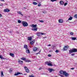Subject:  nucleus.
<instances>
[{
  "label": "nucleus",
  "instance_id": "ea45409f",
  "mask_svg": "<svg viewBox=\"0 0 77 77\" xmlns=\"http://www.w3.org/2000/svg\"><path fill=\"white\" fill-rule=\"evenodd\" d=\"M75 54H72L71 55L72 56H74Z\"/></svg>",
  "mask_w": 77,
  "mask_h": 77
},
{
  "label": "nucleus",
  "instance_id": "3c124183",
  "mask_svg": "<svg viewBox=\"0 0 77 77\" xmlns=\"http://www.w3.org/2000/svg\"><path fill=\"white\" fill-rule=\"evenodd\" d=\"M41 69H42V68H40L39 69V70H41Z\"/></svg>",
  "mask_w": 77,
  "mask_h": 77
},
{
  "label": "nucleus",
  "instance_id": "473e14b6",
  "mask_svg": "<svg viewBox=\"0 0 77 77\" xmlns=\"http://www.w3.org/2000/svg\"><path fill=\"white\" fill-rule=\"evenodd\" d=\"M74 17L75 18H77V14L75 15L74 16Z\"/></svg>",
  "mask_w": 77,
  "mask_h": 77
},
{
  "label": "nucleus",
  "instance_id": "39448f33",
  "mask_svg": "<svg viewBox=\"0 0 77 77\" xmlns=\"http://www.w3.org/2000/svg\"><path fill=\"white\" fill-rule=\"evenodd\" d=\"M48 71H49V72H52V71H54V69L51 68H49L48 69Z\"/></svg>",
  "mask_w": 77,
  "mask_h": 77
},
{
  "label": "nucleus",
  "instance_id": "7c9ffc66",
  "mask_svg": "<svg viewBox=\"0 0 77 77\" xmlns=\"http://www.w3.org/2000/svg\"><path fill=\"white\" fill-rule=\"evenodd\" d=\"M45 65H48V64L49 63V62L48 61H46L45 62Z\"/></svg>",
  "mask_w": 77,
  "mask_h": 77
},
{
  "label": "nucleus",
  "instance_id": "c756f323",
  "mask_svg": "<svg viewBox=\"0 0 77 77\" xmlns=\"http://www.w3.org/2000/svg\"><path fill=\"white\" fill-rule=\"evenodd\" d=\"M1 75L2 77H4V75H3V71L1 72Z\"/></svg>",
  "mask_w": 77,
  "mask_h": 77
},
{
  "label": "nucleus",
  "instance_id": "6e6552de",
  "mask_svg": "<svg viewBox=\"0 0 77 77\" xmlns=\"http://www.w3.org/2000/svg\"><path fill=\"white\" fill-rule=\"evenodd\" d=\"M18 62L19 64H20V65H23V61L19 60Z\"/></svg>",
  "mask_w": 77,
  "mask_h": 77
},
{
  "label": "nucleus",
  "instance_id": "423d86ee",
  "mask_svg": "<svg viewBox=\"0 0 77 77\" xmlns=\"http://www.w3.org/2000/svg\"><path fill=\"white\" fill-rule=\"evenodd\" d=\"M63 75H64V76H66V77H67L68 75V74L67 72H66V71H64Z\"/></svg>",
  "mask_w": 77,
  "mask_h": 77
},
{
  "label": "nucleus",
  "instance_id": "f03ea898",
  "mask_svg": "<svg viewBox=\"0 0 77 77\" xmlns=\"http://www.w3.org/2000/svg\"><path fill=\"white\" fill-rule=\"evenodd\" d=\"M22 24L23 27H27V26H28V23H27V22L25 21H22Z\"/></svg>",
  "mask_w": 77,
  "mask_h": 77
},
{
  "label": "nucleus",
  "instance_id": "bb28decb",
  "mask_svg": "<svg viewBox=\"0 0 77 77\" xmlns=\"http://www.w3.org/2000/svg\"><path fill=\"white\" fill-rule=\"evenodd\" d=\"M48 66H53V64L51 63H49V64H48Z\"/></svg>",
  "mask_w": 77,
  "mask_h": 77
},
{
  "label": "nucleus",
  "instance_id": "37998d69",
  "mask_svg": "<svg viewBox=\"0 0 77 77\" xmlns=\"http://www.w3.org/2000/svg\"><path fill=\"white\" fill-rule=\"evenodd\" d=\"M43 14H46V12L45 11H42Z\"/></svg>",
  "mask_w": 77,
  "mask_h": 77
},
{
  "label": "nucleus",
  "instance_id": "603ef678",
  "mask_svg": "<svg viewBox=\"0 0 77 77\" xmlns=\"http://www.w3.org/2000/svg\"><path fill=\"white\" fill-rule=\"evenodd\" d=\"M0 17H2V15L0 14Z\"/></svg>",
  "mask_w": 77,
  "mask_h": 77
},
{
  "label": "nucleus",
  "instance_id": "9b49d317",
  "mask_svg": "<svg viewBox=\"0 0 77 77\" xmlns=\"http://www.w3.org/2000/svg\"><path fill=\"white\" fill-rule=\"evenodd\" d=\"M26 53H30V51H29V49L27 48V49H26Z\"/></svg>",
  "mask_w": 77,
  "mask_h": 77
},
{
  "label": "nucleus",
  "instance_id": "58836bf2",
  "mask_svg": "<svg viewBox=\"0 0 77 77\" xmlns=\"http://www.w3.org/2000/svg\"><path fill=\"white\" fill-rule=\"evenodd\" d=\"M57 0H51V2H55L56 1H57Z\"/></svg>",
  "mask_w": 77,
  "mask_h": 77
},
{
  "label": "nucleus",
  "instance_id": "e433bc0d",
  "mask_svg": "<svg viewBox=\"0 0 77 77\" xmlns=\"http://www.w3.org/2000/svg\"><path fill=\"white\" fill-rule=\"evenodd\" d=\"M70 34L71 35H74V33L72 32H70Z\"/></svg>",
  "mask_w": 77,
  "mask_h": 77
},
{
  "label": "nucleus",
  "instance_id": "a878e982",
  "mask_svg": "<svg viewBox=\"0 0 77 77\" xmlns=\"http://www.w3.org/2000/svg\"><path fill=\"white\" fill-rule=\"evenodd\" d=\"M72 40H73V41H75V40H76V37H72Z\"/></svg>",
  "mask_w": 77,
  "mask_h": 77
},
{
  "label": "nucleus",
  "instance_id": "5701e85b",
  "mask_svg": "<svg viewBox=\"0 0 77 77\" xmlns=\"http://www.w3.org/2000/svg\"><path fill=\"white\" fill-rule=\"evenodd\" d=\"M61 74H63V73H64V71L63 70H60L59 72Z\"/></svg>",
  "mask_w": 77,
  "mask_h": 77
},
{
  "label": "nucleus",
  "instance_id": "de8ad7c7",
  "mask_svg": "<svg viewBox=\"0 0 77 77\" xmlns=\"http://www.w3.org/2000/svg\"><path fill=\"white\" fill-rule=\"evenodd\" d=\"M3 6V4H0V6Z\"/></svg>",
  "mask_w": 77,
  "mask_h": 77
},
{
  "label": "nucleus",
  "instance_id": "7ed1b4c3",
  "mask_svg": "<svg viewBox=\"0 0 77 77\" xmlns=\"http://www.w3.org/2000/svg\"><path fill=\"white\" fill-rule=\"evenodd\" d=\"M69 46L68 45H67V46H64L63 48V50L64 51H66L67 49L69 48Z\"/></svg>",
  "mask_w": 77,
  "mask_h": 77
},
{
  "label": "nucleus",
  "instance_id": "4d7b16f0",
  "mask_svg": "<svg viewBox=\"0 0 77 77\" xmlns=\"http://www.w3.org/2000/svg\"><path fill=\"white\" fill-rule=\"evenodd\" d=\"M24 75H26V74H24Z\"/></svg>",
  "mask_w": 77,
  "mask_h": 77
},
{
  "label": "nucleus",
  "instance_id": "864d4df0",
  "mask_svg": "<svg viewBox=\"0 0 77 77\" xmlns=\"http://www.w3.org/2000/svg\"><path fill=\"white\" fill-rule=\"evenodd\" d=\"M48 46H51V44H49V45H48Z\"/></svg>",
  "mask_w": 77,
  "mask_h": 77
},
{
  "label": "nucleus",
  "instance_id": "4c0bfd02",
  "mask_svg": "<svg viewBox=\"0 0 77 77\" xmlns=\"http://www.w3.org/2000/svg\"><path fill=\"white\" fill-rule=\"evenodd\" d=\"M55 52H56V53H59V51L58 50H56Z\"/></svg>",
  "mask_w": 77,
  "mask_h": 77
},
{
  "label": "nucleus",
  "instance_id": "2eb2a0df",
  "mask_svg": "<svg viewBox=\"0 0 77 77\" xmlns=\"http://www.w3.org/2000/svg\"><path fill=\"white\" fill-rule=\"evenodd\" d=\"M32 30H33V31H37L38 30V28H35L32 29Z\"/></svg>",
  "mask_w": 77,
  "mask_h": 77
},
{
  "label": "nucleus",
  "instance_id": "393cba45",
  "mask_svg": "<svg viewBox=\"0 0 77 77\" xmlns=\"http://www.w3.org/2000/svg\"><path fill=\"white\" fill-rule=\"evenodd\" d=\"M12 71H13V70H12V69L11 68L10 69L9 72H10V73H12Z\"/></svg>",
  "mask_w": 77,
  "mask_h": 77
},
{
  "label": "nucleus",
  "instance_id": "8fccbe9b",
  "mask_svg": "<svg viewBox=\"0 0 77 77\" xmlns=\"http://www.w3.org/2000/svg\"><path fill=\"white\" fill-rule=\"evenodd\" d=\"M74 68H71L70 69H72V70H74Z\"/></svg>",
  "mask_w": 77,
  "mask_h": 77
},
{
  "label": "nucleus",
  "instance_id": "a211bd4d",
  "mask_svg": "<svg viewBox=\"0 0 77 77\" xmlns=\"http://www.w3.org/2000/svg\"><path fill=\"white\" fill-rule=\"evenodd\" d=\"M32 39V37L31 36L28 37V39L29 41H31Z\"/></svg>",
  "mask_w": 77,
  "mask_h": 77
},
{
  "label": "nucleus",
  "instance_id": "79ce46f5",
  "mask_svg": "<svg viewBox=\"0 0 77 77\" xmlns=\"http://www.w3.org/2000/svg\"><path fill=\"white\" fill-rule=\"evenodd\" d=\"M41 6V3H39L38 5V6Z\"/></svg>",
  "mask_w": 77,
  "mask_h": 77
},
{
  "label": "nucleus",
  "instance_id": "f704fd0d",
  "mask_svg": "<svg viewBox=\"0 0 77 77\" xmlns=\"http://www.w3.org/2000/svg\"><path fill=\"white\" fill-rule=\"evenodd\" d=\"M18 23H19L20 24V23H21V20H18Z\"/></svg>",
  "mask_w": 77,
  "mask_h": 77
},
{
  "label": "nucleus",
  "instance_id": "4468645a",
  "mask_svg": "<svg viewBox=\"0 0 77 77\" xmlns=\"http://www.w3.org/2000/svg\"><path fill=\"white\" fill-rule=\"evenodd\" d=\"M0 58L2 60H5L6 59H7L6 58L3 57L1 55H0Z\"/></svg>",
  "mask_w": 77,
  "mask_h": 77
},
{
  "label": "nucleus",
  "instance_id": "cd10ccee",
  "mask_svg": "<svg viewBox=\"0 0 77 77\" xmlns=\"http://www.w3.org/2000/svg\"><path fill=\"white\" fill-rule=\"evenodd\" d=\"M72 20V17L71 16H70V17L68 19V20Z\"/></svg>",
  "mask_w": 77,
  "mask_h": 77
},
{
  "label": "nucleus",
  "instance_id": "2f4dec72",
  "mask_svg": "<svg viewBox=\"0 0 77 77\" xmlns=\"http://www.w3.org/2000/svg\"><path fill=\"white\" fill-rule=\"evenodd\" d=\"M21 59L22 60H24V61H25V60H26V58H21Z\"/></svg>",
  "mask_w": 77,
  "mask_h": 77
},
{
  "label": "nucleus",
  "instance_id": "ddd939ff",
  "mask_svg": "<svg viewBox=\"0 0 77 77\" xmlns=\"http://www.w3.org/2000/svg\"><path fill=\"white\" fill-rule=\"evenodd\" d=\"M19 74H21V73L20 72H18L17 73H16L14 74V75H15L16 76L17 75H19Z\"/></svg>",
  "mask_w": 77,
  "mask_h": 77
},
{
  "label": "nucleus",
  "instance_id": "5fc2aeb1",
  "mask_svg": "<svg viewBox=\"0 0 77 77\" xmlns=\"http://www.w3.org/2000/svg\"><path fill=\"white\" fill-rule=\"evenodd\" d=\"M24 9H26V7H24Z\"/></svg>",
  "mask_w": 77,
  "mask_h": 77
},
{
  "label": "nucleus",
  "instance_id": "09e8293b",
  "mask_svg": "<svg viewBox=\"0 0 77 77\" xmlns=\"http://www.w3.org/2000/svg\"><path fill=\"white\" fill-rule=\"evenodd\" d=\"M41 34L42 35H45V33H41Z\"/></svg>",
  "mask_w": 77,
  "mask_h": 77
},
{
  "label": "nucleus",
  "instance_id": "13d9d810",
  "mask_svg": "<svg viewBox=\"0 0 77 77\" xmlns=\"http://www.w3.org/2000/svg\"><path fill=\"white\" fill-rule=\"evenodd\" d=\"M43 38H46V37H43Z\"/></svg>",
  "mask_w": 77,
  "mask_h": 77
},
{
  "label": "nucleus",
  "instance_id": "b1692460",
  "mask_svg": "<svg viewBox=\"0 0 77 77\" xmlns=\"http://www.w3.org/2000/svg\"><path fill=\"white\" fill-rule=\"evenodd\" d=\"M25 61L26 62H31L30 60L26 59L25 60Z\"/></svg>",
  "mask_w": 77,
  "mask_h": 77
},
{
  "label": "nucleus",
  "instance_id": "0eeeda50",
  "mask_svg": "<svg viewBox=\"0 0 77 77\" xmlns=\"http://www.w3.org/2000/svg\"><path fill=\"white\" fill-rule=\"evenodd\" d=\"M4 12H10V10L8 8L5 9L4 10Z\"/></svg>",
  "mask_w": 77,
  "mask_h": 77
},
{
  "label": "nucleus",
  "instance_id": "f8f14e48",
  "mask_svg": "<svg viewBox=\"0 0 77 77\" xmlns=\"http://www.w3.org/2000/svg\"><path fill=\"white\" fill-rule=\"evenodd\" d=\"M37 26V25L35 24V25H34V24H32V25L31 26V27H34V28H35L36 27V26Z\"/></svg>",
  "mask_w": 77,
  "mask_h": 77
},
{
  "label": "nucleus",
  "instance_id": "f257e3e1",
  "mask_svg": "<svg viewBox=\"0 0 77 77\" xmlns=\"http://www.w3.org/2000/svg\"><path fill=\"white\" fill-rule=\"evenodd\" d=\"M69 54H71L72 53H75V52H77V49L75 48H72L70 50H69Z\"/></svg>",
  "mask_w": 77,
  "mask_h": 77
},
{
  "label": "nucleus",
  "instance_id": "4be33fe9",
  "mask_svg": "<svg viewBox=\"0 0 77 77\" xmlns=\"http://www.w3.org/2000/svg\"><path fill=\"white\" fill-rule=\"evenodd\" d=\"M9 55L11 56V57H14V54L12 53H10Z\"/></svg>",
  "mask_w": 77,
  "mask_h": 77
},
{
  "label": "nucleus",
  "instance_id": "49530a36",
  "mask_svg": "<svg viewBox=\"0 0 77 77\" xmlns=\"http://www.w3.org/2000/svg\"><path fill=\"white\" fill-rule=\"evenodd\" d=\"M48 56L49 57H51V55L50 54H49L48 55Z\"/></svg>",
  "mask_w": 77,
  "mask_h": 77
},
{
  "label": "nucleus",
  "instance_id": "9d476101",
  "mask_svg": "<svg viewBox=\"0 0 77 77\" xmlns=\"http://www.w3.org/2000/svg\"><path fill=\"white\" fill-rule=\"evenodd\" d=\"M60 4L61 5H63V4H64V2L63 1H61L60 2Z\"/></svg>",
  "mask_w": 77,
  "mask_h": 77
},
{
  "label": "nucleus",
  "instance_id": "6e6d98bb",
  "mask_svg": "<svg viewBox=\"0 0 77 77\" xmlns=\"http://www.w3.org/2000/svg\"><path fill=\"white\" fill-rule=\"evenodd\" d=\"M1 0L2 2H3V1H4V0H0V1Z\"/></svg>",
  "mask_w": 77,
  "mask_h": 77
},
{
  "label": "nucleus",
  "instance_id": "c9c22d12",
  "mask_svg": "<svg viewBox=\"0 0 77 77\" xmlns=\"http://www.w3.org/2000/svg\"><path fill=\"white\" fill-rule=\"evenodd\" d=\"M29 77H35L33 75H30L29 76Z\"/></svg>",
  "mask_w": 77,
  "mask_h": 77
},
{
  "label": "nucleus",
  "instance_id": "a18cd8bd",
  "mask_svg": "<svg viewBox=\"0 0 77 77\" xmlns=\"http://www.w3.org/2000/svg\"><path fill=\"white\" fill-rule=\"evenodd\" d=\"M60 75V77H63V75Z\"/></svg>",
  "mask_w": 77,
  "mask_h": 77
},
{
  "label": "nucleus",
  "instance_id": "dca6fc26",
  "mask_svg": "<svg viewBox=\"0 0 77 77\" xmlns=\"http://www.w3.org/2000/svg\"><path fill=\"white\" fill-rule=\"evenodd\" d=\"M35 41L34 40L32 41V42H30V45H32L33 44L35 43Z\"/></svg>",
  "mask_w": 77,
  "mask_h": 77
},
{
  "label": "nucleus",
  "instance_id": "f3484780",
  "mask_svg": "<svg viewBox=\"0 0 77 77\" xmlns=\"http://www.w3.org/2000/svg\"><path fill=\"white\" fill-rule=\"evenodd\" d=\"M41 33L40 32H38L36 33V35H37L38 36H41Z\"/></svg>",
  "mask_w": 77,
  "mask_h": 77
},
{
  "label": "nucleus",
  "instance_id": "c03bdc74",
  "mask_svg": "<svg viewBox=\"0 0 77 77\" xmlns=\"http://www.w3.org/2000/svg\"><path fill=\"white\" fill-rule=\"evenodd\" d=\"M39 21L40 22H41V23H44V21L43 20H39Z\"/></svg>",
  "mask_w": 77,
  "mask_h": 77
},
{
  "label": "nucleus",
  "instance_id": "72a5a7b5",
  "mask_svg": "<svg viewBox=\"0 0 77 77\" xmlns=\"http://www.w3.org/2000/svg\"><path fill=\"white\" fill-rule=\"evenodd\" d=\"M67 4H68V3H67V2L65 3L64 4V6H66V5H67Z\"/></svg>",
  "mask_w": 77,
  "mask_h": 77
},
{
  "label": "nucleus",
  "instance_id": "6ab92c4d",
  "mask_svg": "<svg viewBox=\"0 0 77 77\" xmlns=\"http://www.w3.org/2000/svg\"><path fill=\"white\" fill-rule=\"evenodd\" d=\"M24 48H25L26 49L28 48V46H27V45H25L24 46Z\"/></svg>",
  "mask_w": 77,
  "mask_h": 77
},
{
  "label": "nucleus",
  "instance_id": "412c9836",
  "mask_svg": "<svg viewBox=\"0 0 77 77\" xmlns=\"http://www.w3.org/2000/svg\"><path fill=\"white\" fill-rule=\"evenodd\" d=\"M37 48H36V47H34L33 49V50L34 51H36L37 50Z\"/></svg>",
  "mask_w": 77,
  "mask_h": 77
},
{
  "label": "nucleus",
  "instance_id": "20e7f679",
  "mask_svg": "<svg viewBox=\"0 0 77 77\" xmlns=\"http://www.w3.org/2000/svg\"><path fill=\"white\" fill-rule=\"evenodd\" d=\"M24 68L26 72H27V73L29 72V69L28 68H27L26 66H24Z\"/></svg>",
  "mask_w": 77,
  "mask_h": 77
},
{
  "label": "nucleus",
  "instance_id": "aec40b11",
  "mask_svg": "<svg viewBox=\"0 0 77 77\" xmlns=\"http://www.w3.org/2000/svg\"><path fill=\"white\" fill-rule=\"evenodd\" d=\"M17 13H18V14H20V15H22V16H23V14H22V13L21 12V11H17Z\"/></svg>",
  "mask_w": 77,
  "mask_h": 77
},
{
  "label": "nucleus",
  "instance_id": "1a4fd4ad",
  "mask_svg": "<svg viewBox=\"0 0 77 77\" xmlns=\"http://www.w3.org/2000/svg\"><path fill=\"white\" fill-rule=\"evenodd\" d=\"M58 22L59 23H63V20L62 19H60L58 20Z\"/></svg>",
  "mask_w": 77,
  "mask_h": 77
},
{
  "label": "nucleus",
  "instance_id": "c85d7f7f",
  "mask_svg": "<svg viewBox=\"0 0 77 77\" xmlns=\"http://www.w3.org/2000/svg\"><path fill=\"white\" fill-rule=\"evenodd\" d=\"M33 5H38V3L35 2H33Z\"/></svg>",
  "mask_w": 77,
  "mask_h": 77
},
{
  "label": "nucleus",
  "instance_id": "a19ab883",
  "mask_svg": "<svg viewBox=\"0 0 77 77\" xmlns=\"http://www.w3.org/2000/svg\"><path fill=\"white\" fill-rule=\"evenodd\" d=\"M40 53H41V51H40L39 52L36 53V54H40Z\"/></svg>",
  "mask_w": 77,
  "mask_h": 77
}]
</instances>
